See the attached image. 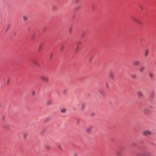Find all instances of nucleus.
I'll list each match as a JSON object with an SVG mask.
<instances>
[{"label":"nucleus","instance_id":"obj_21","mask_svg":"<svg viewBox=\"0 0 156 156\" xmlns=\"http://www.w3.org/2000/svg\"><path fill=\"white\" fill-rule=\"evenodd\" d=\"M62 93L64 94H66V90H63Z\"/></svg>","mask_w":156,"mask_h":156},{"label":"nucleus","instance_id":"obj_12","mask_svg":"<svg viewBox=\"0 0 156 156\" xmlns=\"http://www.w3.org/2000/svg\"><path fill=\"white\" fill-rule=\"evenodd\" d=\"M85 104L83 102L81 104V106H80L81 109L82 110H83L84 108L85 107Z\"/></svg>","mask_w":156,"mask_h":156},{"label":"nucleus","instance_id":"obj_22","mask_svg":"<svg viewBox=\"0 0 156 156\" xmlns=\"http://www.w3.org/2000/svg\"><path fill=\"white\" fill-rule=\"evenodd\" d=\"M27 17L25 16H23V19L24 20H26L27 19Z\"/></svg>","mask_w":156,"mask_h":156},{"label":"nucleus","instance_id":"obj_11","mask_svg":"<svg viewBox=\"0 0 156 156\" xmlns=\"http://www.w3.org/2000/svg\"><path fill=\"white\" fill-rule=\"evenodd\" d=\"M99 92L102 96H104L105 95V92L104 90L101 89L99 90Z\"/></svg>","mask_w":156,"mask_h":156},{"label":"nucleus","instance_id":"obj_28","mask_svg":"<svg viewBox=\"0 0 156 156\" xmlns=\"http://www.w3.org/2000/svg\"><path fill=\"white\" fill-rule=\"evenodd\" d=\"M2 119L3 121H5V117H4V116H3L2 117Z\"/></svg>","mask_w":156,"mask_h":156},{"label":"nucleus","instance_id":"obj_29","mask_svg":"<svg viewBox=\"0 0 156 156\" xmlns=\"http://www.w3.org/2000/svg\"><path fill=\"white\" fill-rule=\"evenodd\" d=\"M9 26H8V27H7L5 31H6L8 30L9 29Z\"/></svg>","mask_w":156,"mask_h":156},{"label":"nucleus","instance_id":"obj_15","mask_svg":"<svg viewBox=\"0 0 156 156\" xmlns=\"http://www.w3.org/2000/svg\"><path fill=\"white\" fill-rule=\"evenodd\" d=\"M109 77H115L113 73H109Z\"/></svg>","mask_w":156,"mask_h":156},{"label":"nucleus","instance_id":"obj_30","mask_svg":"<svg viewBox=\"0 0 156 156\" xmlns=\"http://www.w3.org/2000/svg\"><path fill=\"white\" fill-rule=\"evenodd\" d=\"M9 26H8V27H7L5 31H6L8 30L9 29Z\"/></svg>","mask_w":156,"mask_h":156},{"label":"nucleus","instance_id":"obj_3","mask_svg":"<svg viewBox=\"0 0 156 156\" xmlns=\"http://www.w3.org/2000/svg\"><path fill=\"white\" fill-rule=\"evenodd\" d=\"M93 128V126L92 125H89L86 128V131L88 133H90V130L92 128Z\"/></svg>","mask_w":156,"mask_h":156},{"label":"nucleus","instance_id":"obj_10","mask_svg":"<svg viewBox=\"0 0 156 156\" xmlns=\"http://www.w3.org/2000/svg\"><path fill=\"white\" fill-rule=\"evenodd\" d=\"M137 94L138 96L140 98L142 97L143 96V94H142V92L140 91H137Z\"/></svg>","mask_w":156,"mask_h":156},{"label":"nucleus","instance_id":"obj_6","mask_svg":"<svg viewBox=\"0 0 156 156\" xmlns=\"http://www.w3.org/2000/svg\"><path fill=\"white\" fill-rule=\"evenodd\" d=\"M145 67L144 66H141L139 68V71L140 73H143L145 70Z\"/></svg>","mask_w":156,"mask_h":156},{"label":"nucleus","instance_id":"obj_14","mask_svg":"<svg viewBox=\"0 0 156 156\" xmlns=\"http://www.w3.org/2000/svg\"><path fill=\"white\" fill-rule=\"evenodd\" d=\"M149 76L150 77H155L154 75V74L152 72H150L149 73Z\"/></svg>","mask_w":156,"mask_h":156},{"label":"nucleus","instance_id":"obj_4","mask_svg":"<svg viewBox=\"0 0 156 156\" xmlns=\"http://www.w3.org/2000/svg\"><path fill=\"white\" fill-rule=\"evenodd\" d=\"M123 153L122 150L118 149L115 151V154L117 156H122Z\"/></svg>","mask_w":156,"mask_h":156},{"label":"nucleus","instance_id":"obj_20","mask_svg":"<svg viewBox=\"0 0 156 156\" xmlns=\"http://www.w3.org/2000/svg\"><path fill=\"white\" fill-rule=\"evenodd\" d=\"M43 79V81L45 82H47L48 81V79H45V78H44V79Z\"/></svg>","mask_w":156,"mask_h":156},{"label":"nucleus","instance_id":"obj_25","mask_svg":"<svg viewBox=\"0 0 156 156\" xmlns=\"http://www.w3.org/2000/svg\"><path fill=\"white\" fill-rule=\"evenodd\" d=\"M95 115V113L94 112H91L90 114V115L91 116H93Z\"/></svg>","mask_w":156,"mask_h":156},{"label":"nucleus","instance_id":"obj_24","mask_svg":"<svg viewBox=\"0 0 156 156\" xmlns=\"http://www.w3.org/2000/svg\"><path fill=\"white\" fill-rule=\"evenodd\" d=\"M53 10H55L56 9V7L55 6H54L52 7Z\"/></svg>","mask_w":156,"mask_h":156},{"label":"nucleus","instance_id":"obj_19","mask_svg":"<svg viewBox=\"0 0 156 156\" xmlns=\"http://www.w3.org/2000/svg\"><path fill=\"white\" fill-rule=\"evenodd\" d=\"M5 82L7 84H8L10 82V80L9 79H8L6 80Z\"/></svg>","mask_w":156,"mask_h":156},{"label":"nucleus","instance_id":"obj_27","mask_svg":"<svg viewBox=\"0 0 156 156\" xmlns=\"http://www.w3.org/2000/svg\"><path fill=\"white\" fill-rule=\"evenodd\" d=\"M58 147L59 149H60V150H62V147L60 145H59L58 146Z\"/></svg>","mask_w":156,"mask_h":156},{"label":"nucleus","instance_id":"obj_33","mask_svg":"<svg viewBox=\"0 0 156 156\" xmlns=\"http://www.w3.org/2000/svg\"><path fill=\"white\" fill-rule=\"evenodd\" d=\"M155 65H156V62H155Z\"/></svg>","mask_w":156,"mask_h":156},{"label":"nucleus","instance_id":"obj_17","mask_svg":"<svg viewBox=\"0 0 156 156\" xmlns=\"http://www.w3.org/2000/svg\"><path fill=\"white\" fill-rule=\"evenodd\" d=\"M23 137L24 138H26L27 136V134L26 133H23Z\"/></svg>","mask_w":156,"mask_h":156},{"label":"nucleus","instance_id":"obj_26","mask_svg":"<svg viewBox=\"0 0 156 156\" xmlns=\"http://www.w3.org/2000/svg\"><path fill=\"white\" fill-rule=\"evenodd\" d=\"M35 93V90H33L32 92V94L33 95H34Z\"/></svg>","mask_w":156,"mask_h":156},{"label":"nucleus","instance_id":"obj_1","mask_svg":"<svg viewBox=\"0 0 156 156\" xmlns=\"http://www.w3.org/2000/svg\"><path fill=\"white\" fill-rule=\"evenodd\" d=\"M139 152H136L135 153L136 156H151V153L146 151V149L143 148H141L139 149Z\"/></svg>","mask_w":156,"mask_h":156},{"label":"nucleus","instance_id":"obj_7","mask_svg":"<svg viewBox=\"0 0 156 156\" xmlns=\"http://www.w3.org/2000/svg\"><path fill=\"white\" fill-rule=\"evenodd\" d=\"M140 62L139 61L136 60L134 61L133 63V65L134 66H138L140 65Z\"/></svg>","mask_w":156,"mask_h":156},{"label":"nucleus","instance_id":"obj_18","mask_svg":"<svg viewBox=\"0 0 156 156\" xmlns=\"http://www.w3.org/2000/svg\"><path fill=\"white\" fill-rule=\"evenodd\" d=\"M45 148L48 150H50V147L48 145H45Z\"/></svg>","mask_w":156,"mask_h":156},{"label":"nucleus","instance_id":"obj_23","mask_svg":"<svg viewBox=\"0 0 156 156\" xmlns=\"http://www.w3.org/2000/svg\"><path fill=\"white\" fill-rule=\"evenodd\" d=\"M64 48V47L63 46H61L60 48V50L61 51H62Z\"/></svg>","mask_w":156,"mask_h":156},{"label":"nucleus","instance_id":"obj_13","mask_svg":"<svg viewBox=\"0 0 156 156\" xmlns=\"http://www.w3.org/2000/svg\"><path fill=\"white\" fill-rule=\"evenodd\" d=\"M149 51L148 50H146L144 52V56L146 57H147L148 55Z\"/></svg>","mask_w":156,"mask_h":156},{"label":"nucleus","instance_id":"obj_32","mask_svg":"<svg viewBox=\"0 0 156 156\" xmlns=\"http://www.w3.org/2000/svg\"><path fill=\"white\" fill-rule=\"evenodd\" d=\"M135 145V144H133V146H134Z\"/></svg>","mask_w":156,"mask_h":156},{"label":"nucleus","instance_id":"obj_2","mask_svg":"<svg viewBox=\"0 0 156 156\" xmlns=\"http://www.w3.org/2000/svg\"><path fill=\"white\" fill-rule=\"evenodd\" d=\"M152 108L151 106H150L149 108L145 107L143 109L144 113L147 115H150L151 112V111L150 109Z\"/></svg>","mask_w":156,"mask_h":156},{"label":"nucleus","instance_id":"obj_8","mask_svg":"<svg viewBox=\"0 0 156 156\" xmlns=\"http://www.w3.org/2000/svg\"><path fill=\"white\" fill-rule=\"evenodd\" d=\"M134 21L136 23L140 25H141L142 24V22L139 19H134Z\"/></svg>","mask_w":156,"mask_h":156},{"label":"nucleus","instance_id":"obj_16","mask_svg":"<svg viewBox=\"0 0 156 156\" xmlns=\"http://www.w3.org/2000/svg\"><path fill=\"white\" fill-rule=\"evenodd\" d=\"M66 109H62L61 111V113H65L66 112Z\"/></svg>","mask_w":156,"mask_h":156},{"label":"nucleus","instance_id":"obj_9","mask_svg":"<svg viewBox=\"0 0 156 156\" xmlns=\"http://www.w3.org/2000/svg\"><path fill=\"white\" fill-rule=\"evenodd\" d=\"M52 104V101L51 100H48L46 103V105H51Z\"/></svg>","mask_w":156,"mask_h":156},{"label":"nucleus","instance_id":"obj_5","mask_svg":"<svg viewBox=\"0 0 156 156\" xmlns=\"http://www.w3.org/2000/svg\"><path fill=\"white\" fill-rule=\"evenodd\" d=\"M143 134L145 136H148L151 135L152 133L149 130H144L143 132Z\"/></svg>","mask_w":156,"mask_h":156},{"label":"nucleus","instance_id":"obj_31","mask_svg":"<svg viewBox=\"0 0 156 156\" xmlns=\"http://www.w3.org/2000/svg\"><path fill=\"white\" fill-rule=\"evenodd\" d=\"M73 156H76V153H75L73 154Z\"/></svg>","mask_w":156,"mask_h":156}]
</instances>
